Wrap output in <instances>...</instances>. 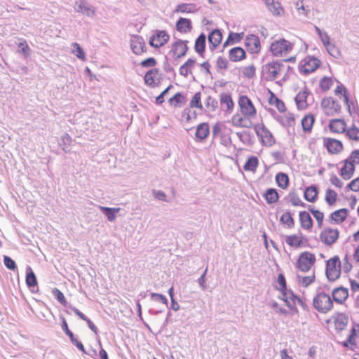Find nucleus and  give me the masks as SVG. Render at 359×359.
<instances>
[{"label":"nucleus","mask_w":359,"mask_h":359,"mask_svg":"<svg viewBox=\"0 0 359 359\" xmlns=\"http://www.w3.org/2000/svg\"><path fill=\"white\" fill-rule=\"evenodd\" d=\"M238 104L241 108V113L249 117L252 118L256 115V109L253 105L252 101L245 95H242L239 97Z\"/></svg>","instance_id":"nucleus-6"},{"label":"nucleus","mask_w":359,"mask_h":359,"mask_svg":"<svg viewBox=\"0 0 359 359\" xmlns=\"http://www.w3.org/2000/svg\"><path fill=\"white\" fill-rule=\"evenodd\" d=\"M130 47L135 54H141L144 52L145 48L144 39L141 36L133 35L130 39Z\"/></svg>","instance_id":"nucleus-14"},{"label":"nucleus","mask_w":359,"mask_h":359,"mask_svg":"<svg viewBox=\"0 0 359 359\" xmlns=\"http://www.w3.org/2000/svg\"><path fill=\"white\" fill-rule=\"evenodd\" d=\"M210 134V127L208 123H201L196 127L195 133L196 140L197 142L203 141Z\"/></svg>","instance_id":"nucleus-18"},{"label":"nucleus","mask_w":359,"mask_h":359,"mask_svg":"<svg viewBox=\"0 0 359 359\" xmlns=\"http://www.w3.org/2000/svg\"><path fill=\"white\" fill-rule=\"evenodd\" d=\"M339 232L337 229L325 228L320 234V241L327 245H332L338 239Z\"/></svg>","instance_id":"nucleus-8"},{"label":"nucleus","mask_w":359,"mask_h":359,"mask_svg":"<svg viewBox=\"0 0 359 359\" xmlns=\"http://www.w3.org/2000/svg\"><path fill=\"white\" fill-rule=\"evenodd\" d=\"M269 93L271 95L269 98V103L271 105H274L280 113L285 112L286 107L284 102L277 97L271 90H269Z\"/></svg>","instance_id":"nucleus-32"},{"label":"nucleus","mask_w":359,"mask_h":359,"mask_svg":"<svg viewBox=\"0 0 359 359\" xmlns=\"http://www.w3.org/2000/svg\"><path fill=\"white\" fill-rule=\"evenodd\" d=\"M337 194L334 190L328 189L326 191L325 199L328 205H332L335 203L337 201Z\"/></svg>","instance_id":"nucleus-53"},{"label":"nucleus","mask_w":359,"mask_h":359,"mask_svg":"<svg viewBox=\"0 0 359 359\" xmlns=\"http://www.w3.org/2000/svg\"><path fill=\"white\" fill-rule=\"evenodd\" d=\"M236 135L239 140L245 144L250 143L251 140V135L248 131L237 132Z\"/></svg>","instance_id":"nucleus-59"},{"label":"nucleus","mask_w":359,"mask_h":359,"mask_svg":"<svg viewBox=\"0 0 359 359\" xmlns=\"http://www.w3.org/2000/svg\"><path fill=\"white\" fill-rule=\"evenodd\" d=\"M346 124L342 119H334L330 121L329 123V128L331 131L336 133H342L346 131Z\"/></svg>","instance_id":"nucleus-23"},{"label":"nucleus","mask_w":359,"mask_h":359,"mask_svg":"<svg viewBox=\"0 0 359 359\" xmlns=\"http://www.w3.org/2000/svg\"><path fill=\"white\" fill-rule=\"evenodd\" d=\"M293 45L290 41L282 39L273 41L270 47L271 51L273 55H283L290 53L292 49Z\"/></svg>","instance_id":"nucleus-4"},{"label":"nucleus","mask_w":359,"mask_h":359,"mask_svg":"<svg viewBox=\"0 0 359 359\" xmlns=\"http://www.w3.org/2000/svg\"><path fill=\"white\" fill-rule=\"evenodd\" d=\"M192 28L190 19L180 17L176 22V29L181 33H189L191 31Z\"/></svg>","instance_id":"nucleus-20"},{"label":"nucleus","mask_w":359,"mask_h":359,"mask_svg":"<svg viewBox=\"0 0 359 359\" xmlns=\"http://www.w3.org/2000/svg\"><path fill=\"white\" fill-rule=\"evenodd\" d=\"M290 201L294 206H302L305 207L306 204L302 201L300 198L295 192H291L289 194Z\"/></svg>","instance_id":"nucleus-55"},{"label":"nucleus","mask_w":359,"mask_h":359,"mask_svg":"<svg viewBox=\"0 0 359 359\" xmlns=\"http://www.w3.org/2000/svg\"><path fill=\"white\" fill-rule=\"evenodd\" d=\"M318 189L316 186L307 187L304 191V198L307 201L314 202L317 198Z\"/></svg>","instance_id":"nucleus-42"},{"label":"nucleus","mask_w":359,"mask_h":359,"mask_svg":"<svg viewBox=\"0 0 359 359\" xmlns=\"http://www.w3.org/2000/svg\"><path fill=\"white\" fill-rule=\"evenodd\" d=\"M258 158L256 156H250L248 158L247 161L245 162V165H243V169L245 171H255L258 166Z\"/></svg>","instance_id":"nucleus-46"},{"label":"nucleus","mask_w":359,"mask_h":359,"mask_svg":"<svg viewBox=\"0 0 359 359\" xmlns=\"http://www.w3.org/2000/svg\"><path fill=\"white\" fill-rule=\"evenodd\" d=\"M244 33H234L230 32L229 34V41L231 42V43H238L243 38Z\"/></svg>","instance_id":"nucleus-61"},{"label":"nucleus","mask_w":359,"mask_h":359,"mask_svg":"<svg viewBox=\"0 0 359 359\" xmlns=\"http://www.w3.org/2000/svg\"><path fill=\"white\" fill-rule=\"evenodd\" d=\"M74 8L76 12L88 17L93 18L95 15V9L85 0L76 1Z\"/></svg>","instance_id":"nucleus-12"},{"label":"nucleus","mask_w":359,"mask_h":359,"mask_svg":"<svg viewBox=\"0 0 359 359\" xmlns=\"http://www.w3.org/2000/svg\"><path fill=\"white\" fill-rule=\"evenodd\" d=\"M346 160L349 161V163H352L354 165L355 164H359V150L356 149L352 151Z\"/></svg>","instance_id":"nucleus-64"},{"label":"nucleus","mask_w":359,"mask_h":359,"mask_svg":"<svg viewBox=\"0 0 359 359\" xmlns=\"http://www.w3.org/2000/svg\"><path fill=\"white\" fill-rule=\"evenodd\" d=\"M172 85H169L161 93L156 97V104L161 105L164 102V97L168 94V91L172 88Z\"/></svg>","instance_id":"nucleus-63"},{"label":"nucleus","mask_w":359,"mask_h":359,"mask_svg":"<svg viewBox=\"0 0 359 359\" xmlns=\"http://www.w3.org/2000/svg\"><path fill=\"white\" fill-rule=\"evenodd\" d=\"M232 123L233 126L236 127H242V128H251L252 126V121L246 118H242L238 116H233L232 118Z\"/></svg>","instance_id":"nucleus-36"},{"label":"nucleus","mask_w":359,"mask_h":359,"mask_svg":"<svg viewBox=\"0 0 359 359\" xmlns=\"http://www.w3.org/2000/svg\"><path fill=\"white\" fill-rule=\"evenodd\" d=\"M316 257L309 252H304L300 254L297 262V268L302 272H307L315 264Z\"/></svg>","instance_id":"nucleus-5"},{"label":"nucleus","mask_w":359,"mask_h":359,"mask_svg":"<svg viewBox=\"0 0 359 359\" xmlns=\"http://www.w3.org/2000/svg\"><path fill=\"white\" fill-rule=\"evenodd\" d=\"M327 278L329 280L334 281L341 274V263L338 257H334L326 262Z\"/></svg>","instance_id":"nucleus-3"},{"label":"nucleus","mask_w":359,"mask_h":359,"mask_svg":"<svg viewBox=\"0 0 359 359\" xmlns=\"http://www.w3.org/2000/svg\"><path fill=\"white\" fill-rule=\"evenodd\" d=\"M334 322L336 330L342 331L347 326L348 318L346 314L340 313L334 318Z\"/></svg>","instance_id":"nucleus-28"},{"label":"nucleus","mask_w":359,"mask_h":359,"mask_svg":"<svg viewBox=\"0 0 359 359\" xmlns=\"http://www.w3.org/2000/svg\"><path fill=\"white\" fill-rule=\"evenodd\" d=\"M314 308L320 313H326L333 307L332 300L330 295L324 292H319L313 299Z\"/></svg>","instance_id":"nucleus-2"},{"label":"nucleus","mask_w":359,"mask_h":359,"mask_svg":"<svg viewBox=\"0 0 359 359\" xmlns=\"http://www.w3.org/2000/svg\"><path fill=\"white\" fill-rule=\"evenodd\" d=\"M169 35L165 31H156V34L153 35L149 40L151 46L158 48L163 46L169 40Z\"/></svg>","instance_id":"nucleus-11"},{"label":"nucleus","mask_w":359,"mask_h":359,"mask_svg":"<svg viewBox=\"0 0 359 359\" xmlns=\"http://www.w3.org/2000/svg\"><path fill=\"white\" fill-rule=\"evenodd\" d=\"M324 145L331 154H338L343 149L341 142L332 138H325Z\"/></svg>","instance_id":"nucleus-15"},{"label":"nucleus","mask_w":359,"mask_h":359,"mask_svg":"<svg viewBox=\"0 0 359 359\" xmlns=\"http://www.w3.org/2000/svg\"><path fill=\"white\" fill-rule=\"evenodd\" d=\"M209 48L213 50L222 40V32L218 29H213L208 35Z\"/></svg>","instance_id":"nucleus-17"},{"label":"nucleus","mask_w":359,"mask_h":359,"mask_svg":"<svg viewBox=\"0 0 359 359\" xmlns=\"http://www.w3.org/2000/svg\"><path fill=\"white\" fill-rule=\"evenodd\" d=\"M206 36L204 33H201L196 39L194 49L196 53L203 56L205 50Z\"/></svg>","instance_id":"nucleus-29"},{"label":"nucleus","mask_w":359,"mask_h":359,"mask_svg":"<svg viewBox=\"0 0 359 359\" xmlns=\"http://www.w3.org/2000/svg\"><path fill=\"white\" fill-rule=\"evenodd\" d=\"M73 49L72 53L81 60H84L85 58V53L81 46L77 43H73L72 44Z\"/></svg>","instance_id":"nucleus-57"},{"label":"nucleus","mask_w":359,"mask_h":359,"mask_svg":"<svg viewBox=\"0 0 359 359\" xmlns=\"http://www.w3.org/2000/svg\"><path fill=\"white\" fill-rule=\"evenodd\" d=\"M25 280L26 284L29 288L34 287L37 285L36 277L29 266H27L26 268Z\"/></svg>","instance_id":"nucleus-35"},{"label":"nucleus","mask_w":359,"mask_h":359,"mask_svg":"<svg viewBox=\"0 0 359 359\" xmlns=\"http://www.w3.org/2000/svg\"><path fill=\"white\" fill-rule=\"evenodd\" d=\"M299 222L301 226L304 229H310L313 226L312 218L306 211H301L299 212Z\"/></svg>","instance_id":"nucleus-30"},{"label":"nucleus","mask_w":359,"mask_h":359,"mask_svg":"<svg viewBox=\"0 0 359 359\" xmlns=\"http://www.w3.org/2000/svg\"><path fill=\"white\" fill-rule=\"evenodd\" d=\"M53 294L55 295V298L60 304H62L63 306L67 305V302L63 293L60 290H58L57 288H55L53 290Z\"/></svg>","instance_id":"nucleus-60"},{"label":"nucleus","mask_w":359,"mask_h":359,"mask_svg":"<svg viewBox=\"0 0 359 359\" xmlns=\"http://www.w3.org/2000/svg\"><path fill=\"white\" fill-rule=\"evenodd\" d=\"M332 299L338 304H342L348 297V290L339 287L333 290L332 292Z\"/></svg>","instance_id":"nucleus-19"},{"label":"nucleus","mask_w":359,"mask_h":359,"mask_svg":"<svg viewBox=\"0 0 359 359\" xmlns=\"http://www.w3.org/2000/svg\"><path fill=\"white\" fill-rule=\"evenodd\" d=\"M315 118L312 114L306 115L302 120V126L305 133L311 131Z\"/></svg>","instance_id":"nucleus-39"},{"label":"nucleus","mask_w":359,"mask_h":359,"mask_svg":"<svg viewBox=\"0 0 359 359\" xmlns=\"http://www.w3.org/2000/svg\"><path fill=\"white\" fill-rule=\"evenodd\" d=\"M156 60L154 57H148L147 59L142 60L140 62H135V64L136 65H142V67H152L156 65Z\"/></svg>","instance_id":"nucleus-58"},{"label":"nucleus","mask_w":359,"mask_h":359,"mask_svg":"<svg viewBox=\"0 0 359 359\" xmlns=\"http://www.w3.org/2000/svg\"><path fill=\"white\" fill-rule=\"evenodd\" d=\"M345 134L350 140L359 142V128L356 127L354 123L347 128Z\"/></svg>","instance_id":"nucleus-48"},{"label":"nucleus","mask_w":359,"mask_h":359,"mask_svg":"<svg viewBox=\"0 0 359 359\" xmlns=\"http://www.w3.org/2000/svg\"><path fill=\"white\" fill-rule=\"evenodd\" d=\"M355 171V165L352 163H349L346 159L344 161V165L340 170L341 177L348 180L352 177Z\"/></svg>","instance_id":"nucleus-24"},{"label":"nucleus","mask_w":359,"mask_h":359,"mask_svg":"<svg viewBox=\"0 0 359 359\" xmlns=\"http://www.w3.org/2000/svg\"><path fill=\"white\" fill-rule=\"evenodd\" d=\"M187 43L188 41H182L178 39L173 43L172 49L170 51L168 55L165 57L163 67H172V65H178L177 63L170 64L168 62V60H171V58H173L175 60H176L184 56L188 50L187 45Z\"/></svg>","instance_id":"nucleus-1"},{"label":"nucleus","mask_w":359,"mask_h":359,"mask_svg":"<svg viewBox=\"0 0 359 359\" xmlns=\"http://www.w3.org/2000/svg\"><path fill=\"white\" fill-rule=\"evenodd\" d=\"M276 181L278 186L283 189L287 188L289 184V177L284 172H278L276 175Z\"/></svg>","instance_id":"nucleus-44"},{"label":"nucleus","mask_w":359,"mask_h":359,"mask_svg":"<svg viewBox=\"0 0 359 359\" xmlns=\"http://www.w3.org/2000/svg\"><path fill=\"white\" fill-rule=\"evenodd\" d=\"M264 197L267 203L272 204L278 201L279 195L275 189L270 188L266 191Z\"/></svg>","instance_id":"nucleus-37"},{"label":"nucleus","mask_w":359,"mask_h":359,"mask_svg":"<svg viewBox=\"0 0 359 359\" xmlns=\"http://www.w3.org/2000/svg\"><path fill=\"white\" fill-rule=\"evenodd\" d=\"M304 241H307L303 235L297 236L296 234L286 236L285 242L291 247L299 248L304 244Z\"/></svg>","instance_id":"nucleus-25"},{"label":"nucleus","mask_w":359,"mask_h":359,"mask_svg":"<svg viewBox=\"0 0 359 359\" xmlns=\"http://www.w3.org/2000/svg\"><path fill=\"white\" fill-rule=\"evenodd\" d=\"M347 215L348 210L346 208H341L333 212L330 215V219L337 224H339L343 222L346 219Z\"/></svg>","instance_id":"nucleus-31"},{"label":"nucleus","mask_w":359,"mask_h":359,"mask_svg":"<svg viewBox=\"0 0 359 359\" xmlns=\"http://www.w3.org/2000/svg\"><path fill=\"white\" fill-rule=\"evenodd\" d=\"M297 57L296 56H292L287 59H278L276 60H273L272 62H268L266 65L263 66L262 67H282L283 66L284 62H294Z\"/></svg>","instance_id":"nucleus-40"},{"label":"nucleus","mask_w":359,"mask_h":359,"mask_svg":"<svg viewBox=\"0 0 359 359\" xmlns=\"http://www.w3.org/2000/svg\"><path fill=\"white\" fill-rule=\"evenodd\" d=\"M277 121L284 127L287 128V132L291 134L290 128L294 125V117L292 114L287 113L283 116H278Z\"/></svg>","instance_id":"nucleus-21"},{"label":"nucleus","mask_w":359,"mask_h":359,"mask_svg":"<svg viewBox=\"0 0 359 359\" xmlns=\"http://www.w3.org/2000/svg\"><path fill=\"white\" fill-rule=\"evenodd\" d=\"M278 283L279 285V287H278V290H279L282 294H283V299L288 304L287 302V284L286 280L285 278V276L283 273L278 274Z\"/></svg>","instance_id":"nucleus-38"},{"label":"nucleus","mask_w":359,"mask_h":359,"mask_svg":"<svg viewBox=\"0 0 359 359\" xmlns=\"http://www.w3.org/2000/svg\"><path fill=\"white\" fill-rule=\"evenodd\" d=\"M189 107L190 108H198L201 110L203 109V107L201 103V93L197 92L194 94L193 96L190 103H189Z\"/></svg>","instance_id":"nucleus-50"},{"label":"nucleus","mask_w":359,"mask_h":359,"mask_svg":"<svg viewBox=\"0 0 359 359\" xmlns=\"http://www.w3.org/2000/svg\"><path fill=\"white\" fill-rule=\"evenodd\" d=\"M246 56L245 51L241 47L237 46L230 49L229 57L231 61L238 62L243 60Z\"/></svg>","instance_id":"nucleus-22"},{"label":"nucleus","mask_w":359,"mask_h":359,"mask_svg":"<svg viewBox=\"0 0 359 359\" xmlns=\"http://www.w3.org/2000/svg\"><path fill=\"white\" fill-rule=\"evenodd\" d=\"M255 130L258 137H259L262 142L265 144L271 145L274 143L272 133L263 124H257L255 126Z\"/></svg>","instance_id":"nucleus-10"},{"label":"nucleus","mask_w":359,"mask_h":359,"mask_svg":"<svg viewBox=\"0 0 359 359\" xmlns=\"http://www.w3.org/2000/svg\"><path fill=\"white\" fill-rule=\"evenodd\" d=\"M18 52L22 55L25 58L29 56L31 49L25 39H22L18 43Z\"/></svg>","instance_id":"nucleus-49"},{"label":"nucleus","mask_w":359,"mask_h":359,"mask_svg":"<svg viewBox=\"0 0 359 359\" xmlns=\"http://www.w3.org/2000/svg\"><path fill=\"white\" fill-rule=\"evenodd\" d=\"M344 102L346 103L348 113L350 116L353 117V121H356L359 123V108L357 103H355L354 100H350L348 95H345Z\"/></svg>","instance_id":"nucleus-16"},{"label":"nucleus","mask_w":359,"mask_h":359,"mask_svg":"<svg viewBox=\"0 0 359 359\" xmlns=\"http://www.w3.org/2000/svg\"><path fill=\"white\" fill-rule=\"evenodd\" d=\"M320 65L321 62L320 60L314 56L309 55L299 62L298 67H306L308 66L309 67L317 68L320 67Z\"/></svg>","instance_id":"nucleus-26"},{"label":"nucleus","mask_w":359,"mask_h":359,"mask_svg":"<svg viewBox=\"0 0 359 359\" xmlns=\"http://www.w3.org/2000/svg\"><path fill=\"white\" fill-rule=\"evenodd\" d=\"M196 5L194 4H186L182 3L179 4L175 10V13H194L197 11Z\"/></svg>","instance_id":"nucleus-33"},{"label":"nucleus","mask_w":359,"mask_h":359,"mask_svg":"<svg viewBox=\"0 0 359 359\" xmlns=\"http://www.w3.org/2000/svg\"><path fill=\"white\" fill-rule=\"evenodd\" d=\"M280 222L287 225L288 228H292L294 225V221L290 212H284L280 217Z\"/></svg>","instance_id":"nucleus-51"},{"label":"nucleus","mask_w":359,"mask_h":359,"mask_svg":"<svg viewBox=\"0 0 359 359\" xmlns=\"http://www.w3.org/2000/svg\"><path fill=\"white\" fill-rule=\"evenodd\" d=\"M297 278L299 279V284H301L303 287H306L314 281L315 276L314 274L308 276H298Z\"/></svg>","instance_id":"nucleus-56"},{"label":"nucleus","mask_w":359,"mask_h":359,"mask_svg":"<svg viewBox=\"0 0 359 359\" xmlns=\"http://www.w3.org/2000/svg\"><path fill=\"white\" fill-rule=\"evenodd\" d=\"M100 209L106 215L108 220L110 222H113L115 220L116 215L120 210L119 208H108V207H104V206H100Z\"/></svg>","instance_id":"nucleus-41"},{"label":"nucleus","mask_w":359,"mask_h":359,"mask_svg":"<svg viewBox=\"0 0 359 359\" xmlns=\"http://www.w3.org/2000/svg\"><path fill=\"white\" fill-rule=\"evenodd\" d=\"M220 104L222 107H226L227 110L231 109L233 107V102L230 94L222 93L220 95Z\"/></svg>","instance_id":"nucleus-47"},{"label":"nucleus","mask_w":359,"mask_h":359,"mask_svg":"<svg viewBox=\"0 0 359 359\" xmlns=\"http://www.w3.org/2000/svg\"><path fill=\"white\" fill-rule=\"evenodd\" d=\"M245 46L250 53H257L260 50L259 37L255 34L248 35L245 39Z\"/></svg>","instance_id":"nucleus-13"},{"label":"nucleus","mask_w":359,"mask_h":359,"mask_svg":"<svg viewBox=\"0 0 359 359\" xmlns=\"http://www.w3.org/2000/svg\"><path fill=\"white\" fill-rule=\"evenodd\" d=\"M161 76L158 75V69H149L144 76L145 85L154 88L158 87L161 83Z\"/></svg>","instance_id":"nucleus-9"},{"label":"nucleus","mask_w":359,"mask_h":359,"mask_svg":"<svg viewBox=\"0 0 359 359\" xmlns=\"http://www.w3.org/2000/svg\"><path fill=\"white\" fill-rule=\"evenodd\" d=\"M280 70L281 69H273V71H271V69H262V76L266 81H273Z\"/></svg>","instance_id":"nucleus-45"},{"label":"nucleus","mask_w":359,"mask_h":359,"mask_svg":"<svg viewBox=\"0 0 359 359\" xmlns=\"http://www.w3.org/2000/svg\"><path fill=\"white\" fill-rule=\"evenodd\" d=\"M4 265L10 270L15 271L17 269V266L15 261L8 256L4 257Z\"/></svg>","instance_id":"nucleus-62"},{"label":"nucleus","mask_w":359,"mask_h":359,"mask_svg":"<svg viewBox=\"0 0 359 359\" xmlns=\"http://www.w3.org/2000/svg\"><path fill=\"white\" fill-rule=\"evenodd\" d=\"M266 4L268 7V9L274 15H280V11L283 10L280 4L278 1H275L274 0H266Z\"/></svg>","instance_id":"nucleus-43"},{"label":"nucleus","mask_w":359,"mask_h":359,"mask_svg":"<svg viewBox=\"0 0 359 359\" xmlns=\"http://www.w3.org/2000/svg\"><path fill=\"white\" fill-rule=\"evenodd\" d=\"M309 90L306 88L300 91L295 97V102L299 109H306L307 107L306 97L309 95Z\"/></svg>","instance_id":"nucleus-27"},{"label":"nucleus","mask_w":359,"mask_h":359,"mask_svg":"<svg viewBox=\"0 0 359 359\" xmlns=\"http://www.w3.org/2000/svg\"><path fill=\"white\" fill-rule=\"evenodd\" d=\"M72 142V137L67 133L64 134L60 140V145L62 147V149L65 152H68L69 151V147Z\"/></svg>","instance_id":"nucleus-52"},{"label":"nucleus","mask_w":359,"mask_h":359,"mask_svg":"<svg viewBox=\"0 0 359 359\" xmlns=\"http://www.w3.org/2000/svg\"><path fill=\"white\" fill-rule=\"evenodd\" d=\"M169 104L175 107H181L186 103V97L181 93H177L168 100Z\"/></svg>","instance_id":"nucleus-34"},{"label":"nucleus","mask_w":359,"mask_h":359,"mask_svg":"<svg viewBox=\"0 0 359 359\" xmlns=\"http://www.w3.org/2000/svg\"><path fill=\"white\" fill-rule=\"evenodd\" d=\"M321 106L327 116H334L341 110L339 103L331 97L324 98L321 102Z\"/></svg>","instance_id":"nucleus-7"},{"label":"nucleus","mask_w":359,"mask_h":359,"mask_svg":"<svg viewBox=\"0 0 359 359\" xmlns=\"http://www.w3.org/2000/svg\"><path fill=\"white\" fill-rule=\"evenodd\" d=\"M205 104L206 107L210 111H215L218 106L217 100L211 96H208V97L205 100Z\"/></svg>","instance_id":"nucleus-54"}]
</instances>
